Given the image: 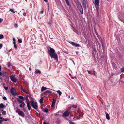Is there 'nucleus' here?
<instances>
[{"label":"nucleus","instance_id":"nucleus-1","mask_svg":"<svg viewBox=\"0 0 124 124\" xmlns=\"http://www.w3.org/2000/svg\"><path fill=\"white\" fill-rule=\"evenodd\" d=\"M48 50L49 54L51 58H53L56 59L57 58V54L55 53V50L52 48L49 47L48 48Z\"/></svg>","mask_w":124,"mask_h":124},{"label":"nucleus","instance_id":"nucleus-2","mask_svg":"<svg viewBox=\"0 0 124 124\" xmlns=\"http://www.w3.org/2000/svg\"><path fill=\"white\" fill-rule=\"evenodd\" d=\"M76 3L77 4L78 8L79 10L80 11L81 13L82 14H83V9L81 4L77 0H76Z\"/></svg>","mask_w":124,"mask_h":124},{"label":"nucleus","instance_id":"nucleus-3","mask_svg":"<svg viewBox=\"0 0 124 124\" xmlns=\"http://www.w3.org/2000/svg\"><path fill=\"white\" fill-rule=\"evenodd\" d=\"M31 106L34 109L37 110L38 108V106L36 102L32 101L31 102Z\"/></svg>","mask_w":124,"mask_h":124},{"label":"nucleus","instance_id":"nucleus-4","mask_svg":"<svg viewBox=\"0 0 124 124\" xmlns=\"http://www.w3.org/2000/svg\"><path fill=\"white\" fill-rule=\"evenodd\" d=\"M18 97L20 99L17 98V101L21 104L24 103V102L22 100H25V97H24V99L23 96H19Z\"/></svg>","mask_w":124,"mask_h":124},{"label":"nucleus","instance_id":"nucleus-5","mask_svg":"<svg viewBox=\"0 0 124 124\" xmlns=\"http://www.w3.org/2000/svg\"><path fill=\"white\" fill-rule=\"evenodd\" d=\"M10 92L11 94L14 96L18 95L17 93L16 92L15 90L13 88H12L11 89Z\"/></svg>","mask_w":124,"mask_h":124},{"label":"nucleus","instance_id":"nucleus-6","mask_svg":"<svg viewBox=\"0 0 124 124\" xmlns=\"http://www.w3.org/2000/svg\"><path fill=\"white\" fill-rule=\"evenodd\" d=\"M16 112L23 117H24V113L19 109H17L16 110Z\"/></svg>","mask_w":124,"mask_h":124},{"label":"nucleus","instance_id":"nucleus-7","mask_svg":"<svg viewBox=\"0 0 124 124\" xmlns=\"http://www.w3.org/2000/svg\"><path fill=\"white\" fill-rule=\"evenodd\" d=\"M99 0H94L93 3L96 8H98L99 4Z\"/></svg>","mask_w":124,"mask_h":124},{"label":"nucleus","instance_id":"nucleus-8","mask_svg":"<svg viewBox=\"0 0 124 124\" xmlns=\"http://www.w3.org/2000/svg\"><path fill=\"white\" fill-rule=\"evenodd\" d=\"M11 79L12 81L15 83H16L17 81V79L13 75L10 76Z\"/></svg>","mask_w":124,"mask_h":124},{"label":"nucleus","instance_id":"nucleus-9","mask_svg":"<svg viewBox=\"0 0 124 124\" xmlns=\"http://www.w3.org/2000/svg\"><path fill=\"white\" fill-rule=\"evenodd\" d=\"M6 75V73L5 71H4L2 73L0 72V75L2 76H5Z\"/></svg>","mask_w":124,"mask_h":124},{"label":"nucleus","instance_id":"nucleus-10","mask_svg":"<svg viewBox=\"0 0 124 124\" xmlns=\"http://www.w3.org/2000/svg\"><path fill=\"white\" fill-rule=\"evenodd\" d=\"M69 115V113L68 111H66L63 114V116H67Z\"/></svg>","mask_w":124,"mask_h":124},{"label":"nucleus","instance_id":"nucleus-11","mask_svg":"<svg viewBox=\"0 0 124 124\" xmlns=\"http://www.w3.org/2000/svg\"><path fill=\"white\" fill-rule=\"evenodd\" d=\"M71 43L72 45L75 46L76 47L79 46V44L74 42H71Z\"/></svg>","mask_w":124,"mask_h":124},{"label":"nucleus","instance_id":"nucleus-12","mask_svg":"<svg viewBox=\"0 0 124 124\" xmlns=\"http://www.w3.org/2000/svg\"><path fill=\"white\" fill-rule=\"evenodd\" d=\"M106 114V117L107 119L108 120H109L110 119L109 116L108 114L107 113L105 112Z\"/></svg>","mask_w":124,"mask_h":124},{"label":"nucleus","instance_id":"nucleus-13","mask_svg":"<svg viewBox=\"0 0 124 124\" xmlns=\"http://www.w3.org/2000/svg\"><path fill=\"white\" fill-rule=\"evenodd\" d=\"M35 74H40L41 73V72L38 70H36L35 71Z\"/></svg>","mask_w":124,"mask_h":124},{"label":"nucleus","instance_id":"nucleus-14","mask_svg":"<svg viewBox=\"0 0 124 124\" xmlns=\"http://www.w3.org/2000/svg\"><path fill=\"white\" fill-rule=\"evenodd\" d=\"M27 106L29 110H30V109L31 107L30 105V104L29 102H27Z\"/></svg>","mask_w":124,"mask_h":124},{"label":"nucleus","instance_id":"nucleus-15","mask_svg":"<svg viewBox=\"0 0 124 124\" xmlns=\"http://www.w3.org/2000/svg\"><path fill=\"white\" fill-rule=\"evenodd\" d=\"M25 103H22L21 104H20V107L22 108H23L24 106L25 105Z\"/></svg>","mask_w":124,"mask_h":124},{"label":"nucleus","instance_id":"nucleus-16","mask_svg":"<svg viewBox=\"0 0 124 124\" xmlns=\"http://www.w3.org/2000/svg\"><path fill=\"white\" fill-rule=\"evenodd\" d=\"M47 89V88L44 87L43 86L41 88V91L42 92L43 91L46 90Z\"/></svg>","mask_w":124,"mask_h":124},{"label":"nucleus","instance_id":"nucleus-17","mask_svg":"<svg viewBox=\"0 0 124 124\" xmlns=\"http://www.w3.org/2000/svg\"><path fill=\"white\" fill-rule=\"evenodd\" d=\"M4 107H5V106L3 104L1 103L0 104V108H3Z\"/></svg>","mask_w":124,"mask_h":124},{"label":"nucleus","instance_id":"nucleus-18","mask_svg":"<svg viewBox=\"0 0 124 124\" xmlns=\"http://www.w3.org/2000/svg\"><path fill=\"white\" fill-rule=\"evenodd\" d=\"M58 93L59 95L60 96L62 94V92L60 90H58L56 91Z\"/></svg>","mask_w":124,"mask_h":124},{"label":"nucleus","instance_id":"nucleus-19","mask_svg":"<svg viewBox=\"0 0 124 124\" xmlns=\"http://www.w3.org/2000/svg\"><path fill=\"white\" fill-rule=\"evenodd\" d=\"M83 6L85 8V9H86V3H83Z\"/></svg>","mask_w":124,"mask_h":124},{"label":"nucleus","instance_id":"nucleus-20","mask_svg":"<svg viewBox=\"0 0 124 124\" xmlns=\"http://www.w3.org/2000/svg\"><path fill=\"white\" fill-rule=\"evenodd\" d=\"M56 101L55 100H54V99H53L52 102V104H55V103L56 102Z\"/></svg>","mask_w":124,"mask_h":124},{"label":"nucleus","instance_id":"nucleus-21","mask_svg":"<svg viewBox=\"0 0 124 124\" xmlns=\"http://www.w3.org/2000/svg\"><path fill=\"white\" fill-rule=\"evenodd\" d=\"M39 102L40 103H42L43 102V98H41L39 101Z\"/></svg>","mask_w":124,"mask_h":124},{"label":"nucleus","instance_id":"nucleus-22","mask_svg":"<svg viewBox=\"0 0 124 124\" xmlns=\"http://www.w3.org/2000/svg\"><path fill=\"white\" fill-rule=\"evenodd\" d=\"M3 38L4 37L3 35L1 34L0 35V39H3Z\"/></svg>","mask_w":124,"mask_h":124},{"label":"nucleus","instance_id":"nucleus-23","mask_svg":"<svg viewBox=\"0 0 124 124\" xmlns=\"http://www.w3.org/2000/svg\"><path fill=\"white\" fill-rule=\"evenodd\" d=\"M66 2V3L67 5L68 6H69V1L68 0H65Z\"/></svg>","mask_w":124,"mask_h":124},{"label":"nucleus","instance_id":"nucleus-24","mask_svg":"<svg viewBox=\"0 0 124 124\" xmlns=\"http://www.w3.org/2000/svg\"><path fill=\"white\" fill-rule=\"evenodd\" d=\"M2 114L3 115H5L6 114V112L5 111H3L2 113Z\"/></svg>","mask_w":124,"mask_h":124},{"label":"nucleus","instance_id":"nucleus-25","mask_svg":"<svg viewBox=\"0 0 124 124\" xmlns=\"http://www.w3.org/2000/svg\"><path fill=\"white\" fill-rule=\"evenodd\" d=\"M2 120L3 121H8V119H7V118L5 119L3 118V119Z\"/></svg>","mask_w":124,"mask_h":124},{"label":"nucleus","instance_id":"nucleus-26","mask_svg":"<svg viewBox=\"0 0 124 124\" xmlns=\"http://www.w3.org/2000/svg\"><path fill=\"white\" fill-rule=\"evenodd\" d=\"M44 111L46 113L48 111V109L47 108H46L44 110Z\"/></svg>","mask_w":124,"mask_h":124},{"label":"nucleus","instance_id":"nucleus-27","mask_svg":"<svg viewBox=\"0 0 124 124\" xmlns=\"http://www.w3.org/2000/svg\"><path fill=\"white\" fill-rule=\"evenodd\" d=\"M45 93H51V92L47 90L45 92Z\"/></svg>","mask_w":124,"mask_h":124},{"label":"nucleus","instance_id":"nucleus-28","mask_svg":"<svg viewBox=\"0 0 124 124\" xmlns=\"http://www.w3.org/2000/svg\"><path fill=\"white\" fill-rule=\"evenodd\" d=\"M69 122L70 124H75L73 122L70 121H69Z\"/></svg>","mask_w":124,"mask_h":124},{"label":"nucleus","instance_id":"nucleus-29","mask_svg":"<svg viewBox=\"0 0 124 124\" xmlns=\"http://www.w3.org/2000/svg\"><path fill=\"white\" fill-rule=\"evenodd\" d=\"M18 42H19V43H21L22 42V41L20 39H18Z\"/></svg>","mask_w":124,"mask_h":124},{"label":"nucleus","instance_id":"nucleus-30","mask_svg":"<svg viewBox=\"0 0 124 124\" xmlns=\"http://www.w3.org/2000/svg\"><path fill=\"white\" fill-rule=\"evenodd\" d=\"M88 73H89L90 74H92V72L88 70Z\"/></svg>","mask_w":124,"mask_h":124},{"label":"nucleus","instance_id":"nucleus-31","mask_svg":"<svg viewBox=\"0 0 124 124\" xmlns=\"http://www.w3.org/2000/svg\"><path fill=\"white\" fill-rule=\"evenodd\" d=\"M10 11H11L12 12L14 13H15V12L12 9H11L10 10H9Z\"/></svg>","mask_w":124,"mask_h":124},{"label":"nucleus","instance_id":"nucleus-32","mask_svg":"<svg viewBox=\"0 0 124 124\" xmlns=\"http://www.w3.org/2000/svg\"><path fill=\"white\" fill-rule=\"evenodd\" d=\"M7 65L8 67H9L11 66V64L9 62L8 63Z\"/></svg>","mask_w":124,"mask_h":124},{"label":"nucleus","instance_id":"nucleus-33","mask_svg":"<svg viewBox=\"0 0 124 124\" xmlns=\"http://www.w3.org/2000/svg\"><path fill=\"white\" fill-rule=\"evenodd\" d=\"M121 71L122 72L124 71V67L123 68L121 69Z\"/></svg>","mask_w":124,"mask_h":124},{"label":"nucleus","instance_id":"nucleus-34","mask_svg":"<svg viewBox=\"0 0 124 124\" xmlns=\"http://www.w3.org/2000/svg\"><path fill=\"white\" fill-rule=\"evenodd\" d=\"M14 46L15 48H16V49H17V46L16 44H14Z\"/></svg>","mask_w":124,"mask_h":124},{"label":"nucleus","instance_id":"nucleus-35","mask_svg":"<svg viewBox=\"0 0 124 124\" xmlns=\"http://www.w3.org/2000/svg\"><path fill=\"white\" fill-rule=\"evenodd\" d=\"M3 21V19H2L0 18V23H1Z\"/></svg>","mask_w":124,"mask_h":124},{"label":"nucleus","instance_id":"nucleus-36","mask_svg":"<svg viewBox=\"0 0 124 124\" xmlns=\"http://www.w3.org/2000/svg\"><path fill=\"white\" fill-rule=\"evenodd\" d=\"M4 88L6 90H7L8 89V88L7 87H4Z\"/></svg>","mask_w":124,"mask_h":124},{"label":"nucleus","instance_id":"nucleus-37","mask_svg":"<svg viewBox=\"0 0 124 124\" xmlns=\"http://www.w3.org/2000/svg\"><path fill=\"white\" fill-rule=\"evenodd\" d=\"M3 99L5 100H6L7 99V98L5 97H3Z\"/></svg>","mask_w":124,"mask_h":124},{"label":"nucleus","instance_id":"nucleus-38","mask_svg":"<svg viewBox=\"0 0 124 124\" xmlns=\"http://www.w3.org/2000/svg\"><path fill=\"white\" fill-rule=\"evenodd\" d=\"M3 122V121L2 119L0 120V124H1Z\"/></svg>","mask_w":124,"mask_h":124},{"label":"nucleus","instance_id":"nucleus-39","mask_svg":"<svg viewBox=\"0 0 124 124\" xmlns=\"http://www.w3.org/2000/svg\"><path fill=\"white\" fill-rule=\"evenodd\" d=\"M23 91V92H24L25 93H27V92H26V90H24Z\"/></svg>","mask_w":124,"mask_h":124},{"label":"nucleus","instance_id":"nucleus-40","mask_svg":"<svg viewBox=\"0 0 124 124\" xmlns=\"http://www.w3.org/2000/svg\"><path fill=\"white\" fill-rule=\"evenodd\" d=\"M2 46V45L1 44H0V49L1 48Z\"/></svg>","mask_w":124,"mask_h":124},{"label":"nucleus","instance_id":"nucleus-41","mask_svg":"<svg viewBox=\"0 0 124 124\" xmlns=\"http://www.w3.org/2000/svg\"><path fill=\"white\" fill-rule=\"evenodd\" d=\"M54 105H55L54 104L52 103V104L51 105L52 107H53L54 106Z\"/></svg>","mask_w":124,"mask_h":124},{"label":"nucleus","instance_id":"nucleus-42","mask_svg":"<svg viewBox=\"0 0 124 124\" xmlns=\"http://www.w3.org/2000/svg\"><path fill=\"white\" fill-rule=\"evenodd\" d=\"M43 124H48V123H46L45 122H44L43 123Z\"/></svg>","mask_w":124,"mask_h":124},{"label":"nucleus","instance_id":"nucleus-43","mask_svg":"<svg viewBox=\"0 0 124 124\" xmlns=\"http://www.w3.org/2000/svg\"><path fill=\"white\" fill-rule=\"evenodd\" d=\"M83 3H86L85 0H83Z\"/></svg>","mask_w":124,"mask_h":124},{"label":"nucleus","instance_id":"nucleus-44","mask_svg":"<svg viewBox=\"0 0 124 124\" xmlns=\"http://www.w3.org/2000/svg\"><path fill=\"white\" fill-rule=\"evenodd\" d=\"M21 89L23 91L24 90L23 89V87L22 86L21 87Z\"/></svg>","mask_w":124,"mask_h":124},{"label":"nucleus","instance_id":"nucleus-45","mask_svg":"<svg viewBox=\"0 0 124 124\" xmlns=\"http://www.w3.org/2000/svg\"><path fill=\"white\" fill-rule=\"evenodd\" d=\"M40 13L41 14H43V11L42 10L41 11Z\"/></svg>","mask_w":124,"mask_h":124},{"label":"nucleus","instance_id":"nucleus-46","mask_svg":"<svg viewBox=\"0 0 124 124\" xmlns=\"http://www.w3.org/2000/svg\"><path fill=\"white\" fill-rule=\"evenodd\" d=\"M26 14L25 13H24L23 14V15L24 16H26Z\"/></svg>","mask_w":124,"mask_h":124},{"label":"nucleus","instance_id":"nucleus-47","mask_svg":"<svg viewBox=\"0 0 124 124\" xmlns=\"http://www.w3.org/2000/svg\"><path fill=\"white\" fill-rule=\"evenodd\" d=\"M13 41H16L15 39L14 38H13Z\"/></svg>","mask_w":124,"mask_h":124},{"label":"nucleus","instance_id":"nucleus-48","mask_svg":"<svg viewBox=\"0 0 124 124\" xmlns=\"http://www.w3.org/2000/svg\"><path fill=\"white\" fill-rule=\"evenodd\" d=\"M44 0L46 2H47V0Z\"/></svg>","mask_w":124,"mask_h":124},{"label":"nucleus","instance_id":"nucleus-49","mask_svg":"<svg viewBox=\"0 0 124 124\" xmlns=\"http://www.w3.org/2000/svg\"><path fill=\"white\" fill-rule=\"evenodd\" d=\"M72 62H73V63L75 65V62H74V61H73V60H72Z\"/></svg>","mask_w":124,"mask_h":124},{"label":"nucleus","instance_id":"nucleus-50","mask_svg":"<svg viewBox=\"0 0 124 124\" xmlns=\"http://www.w3.org/2000/svg\"><path fill=\"white\" fill-rule=\"evenodd\" d=\"M13 44H16V41H13Z\"/></svg>","mask_w":124,"mask_h":124},{"label":"nucleus","instance_id":"nucleus-51","mask_svg":"<svg viewBox=\"0 0 124 124\" xmlns=\"http://www.w3.org/2000/svg\"><path fill=\"white\" fill-rule=\"evenodd\" d=\"M3 118L2 117H0V119L1 120L3 119Z\"/></svg>","mask_w":124,"mask_h":124},{"label":"nucleus","instance_id":"nucleus-52","mask_svg":"<svg viewBox=\"0 0 124 124\" xmlns=\"http://www.w3.org/2000/svg\"><path fill=\"white\" fill-rule=\"evenodd\" d=\"M64 52L66 53V54H68L69 53L68 52H65V51H64Z\"/></svg>","mask_w":124,"mask_h":124},{"label":"nucleus","instance_id":"nucleus-53","mask_svg":"<svg viewBox=\"0 0 124 124\" xmlns=\"http://www.w3.org/2000/svg\"><path fill=\"white\" fill-rule=\"evenodd\" d=\"M1 66L0 65V71H1Z\"/></svg>","mask_w":124,"mask_h":124},{"label":"nucleus","instance_id":"nucleus-54","mask_svg":"<svg viewBox=\"0 0 124 124\" xmlns=\"http://www.w3.org/2000/svg\"><path fill=\"white\" fill-rule=\"evenodd\" d=\"M15 26L17 27V25L16 24H15Z\"/></svg>","mask_w":124,"mask_h":124},{"label":"nucleus","instance_id":"nucleus-55","mask_svg":"<svg viewBox=\"0 0 124 124\" xmlns=\"http://www.w3.org/2000/svg\"><path fill=\"white\" fill-rule=\"evenodd\" d=\"M22 10H23V11H24V9H22Z\"/></svg>","mask_w":124,"mask_h":124},{"label":"nucleus","instance_id":"nucleus-56","mask_svg":"<svg viewBox=\"0 0 124 124\" xmlns=\"http://www.w3.org/2000/svg\"><path fill=\"white\" fill-rule=\"evenodd\" d=\"M1 78H0V79H1Z\"/></svg>","mask_w":124,"mask_h":124},{"label":"nucleus","instance_id":"nucleus-57","mask_svg":"<svg viewBox=\"0 0 124 124\" xmlns=\"http://www.w3.org/2000/svg\"><path fill=\"white\" fill-rule=\"evenodd\" d=\"M1 114L0 115V116H1Z\"/></svg>","mask_w":124,"mask_h":124},{"label":"nucleus","instance_id":"nucleus-58","mask_svg":"<svg viewBox=\"0 0 124 124\" xmlns=\"http://www.w3.org/2000/svg\"><path fill=\"white\" fill-rule=\"evenodd\" d=\"M3 111V110H2L1 111Z\"/></svg>","mask_w":124,"mask_h":124},{"label":"nucleus","instance_id":"nucleus-59","mask_svg":"<svg viewBox=\"0 0 124 124\" xmlns=\"http://www.w3.org/2000/svg\"><path fill=\"white\" fill-rule=\"evenodd\" d=\"M19 13H18V14H19Z\"/></svg>","mask_w":124,"mask_h":124},{"label":"nucleus","instance_id":"nucleus-60","mask_svg":"<svg viewBox=\"0 0 124 124\" xmlns=\"http://www.w3.org/2000/svg\"><path fill=\"white\" fill-rule=\"evenodd\" d=\"M71 99H73V98H72Z\"/></svg>","mask_w":124,"mask_h":124}]
</instances>
